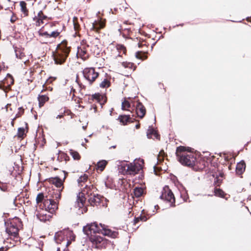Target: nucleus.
Masks as SVG:
<instances>
[{
    "label": "nucleus",
    "instance_id": "8fccbe9b",
    "mask_svg": "<svg viewBox=\"0 0 251 251\" xmlns=\"http://www.w3.org/2000/svg\"><path fill=\"white\" fill-rule=\"evenodd\" d=\"M140 220V216H139L138 217H135L134 220V224L137 223Z\"/></svg>",
    "mask_w": 251,
    "mask_h": 251
},
{
    "label": "nucleus",
    "instance_id": "c03bdc74",
    "mask_svg": "<svg viewBox=\"0 0 251 251\" xmlns=\"http://www.w3.org/2000/svg\"><path fill=\"white\" fill-rule=\"evenodd\" d=\"M71 243V241L69 240L67 238V237L66 238L65 241L64 242L63 245V246L65 247V249L67 250L68 249V246Z\"/></svg>",
    "mask_w": 251,
    "mask_h": 251
},
{
    "label": "nucleus",
    "instance_id": "a878e982",
    "mask_svg": "<svg viewBox=\"0 0 251 251\" xmlns=\"http://www.w3.org/2000/svg\"><path fill=\"white\" fill-rule=\"evenodd\" d=\"M52 183L54 184L58 189H61L60 188L63 187V181L58 177L53 178L52 180Z\"/></svg>",
    "mask_w": 251,
    "mask_h": 251
},
{
    "label": "nucleus",
    "instance_id": "72a5a7b5",
    "mask_svg": "<svg viewBox=\"0 0 251 251\" xmlns=\"http://www.w3.org/2000/svg\"><path fill=\"white\" fill-rule=\"evenodd\" d=\"M70 153L75 160H79L80 159V155L77 151L73 150H70Z\"/></svg>",
    "mask_w": 251,
    "mask_h": 251
},
{
    "label": "nucleus",
    "instance_id": "6e6552de",
    "mask_svg": "<svg viewBox=\"0 0 251 251\" xmlns=\"http://www.w3.org/2000/svg\"><path fill=\"white\" fill-rule=\"evenodd\" d=\"M44 205L46 210L51 214L58 208L57 201L48 198L44 201Z\"/></svg>",
    "mask_w": 251,
    "mask_h": 251
},
{
    "label": "nucleus",
    "instance_id": "4468645a",
    "mask_svg": "<svg viewBox=\"0 0 251 251\" xmlns=\"http://www.w3.org/2000/svg\"><path fill=\"white\" fill-rule=\"evenodd\" d=\"M63 187L61 188V189L52 190L50 191L49 192V195L50 196V198L49 199L54 200V201H58L61 198V192L62 191Z\"/></svg>",
    "mask_w": 251,
    "mask_h": 251
},
{
    "label": "nucleus",
    "instance_id": "4c0bfd02",
    "mask_svg": "<svg viewBox=\"0 0 251 251\" xmlns=\"http://www.w3.org/2000/svg\"><path fill=\"white\" fill-rule=\"evenodd\" d=\"M88 179V176L84 174L81 176L77 179V182L79 185H81V183L87 181Z\"/></svg>",
    "mask_w": 251,
    "mask_h": 251
},
{
    "label": "nucleus",
    "instance_id": "69168bd1",
    "mask_svg": "<svg viewBox=\"0 0 251 251\" xmlns=\"http://www.w3.org/2000/svg\"><path fill=\"white\" fill-rule=\"evenodd\" d=\"M84 140H85L86 142H88V139H87L86 138H85Z\"/></svg>",
    "mask_w": 251,
    "mask_h": 251
},
{
    "label": "nucleus",
    "instance_id": "a211bd4d",
    "mask_svg": "<svg viewBox=\"0 0 251 251\" xmlns=\"http://www.w3.org/2000/svg\"><path fill=\"white\" fill-rule=\"evenodd\" d=\"M6 232L14 238H17L19 236V228L18 227H8L6 228Z\"/></svg>",
    "mask_w": 251,
    "mask_h": 251
},
{
    "label": "nucleus",
    "instance_id": "423d86ee",
    "mask_svg": "<svg viewBox=\"0 0 251 251\" xmlns=\"http://www.w3.org/2000/svg\"><path fill=\"white\" fill-rule=\"evenodd\" d=\"M160 198L163 200L171 203L170 206H175V199L172 191L169 189L168 186H165L162 191Z\"/></svg>",
    "mask_w": 251,
    "mask_h": 251
},
{
    "label": "nucleus",
    "instance_id": "2f4dec72",
    "mask_svg": "<svg viewBox=\"0 0 251 251\" xmlns=\"http://www.w3.org/2000/svg\"><path fill=\"white\" fill-rule=\"evenodd\" d=\"M122 66L125 68H129L130 69H132V71L135 70V68L134 67L133 69V67H134L133 63L129 62H123L122 64Z\"/></svg>",
    "mask_w": 251,
    "mask_h": 251
},
{
    "label": "nucleus",
    "instance_id": "2eb2a0df",
    "mask_svg": "<svg viewBox=\"0 0 251 251\" xmlns=\"http://www.w3.org/2000/svg\"><path fill=\"white\" fill-rule=\"evenodd\" d=\"M92 24L91 29L96 32H99L100 30L103 28L105 26L104 22L101 20H95Z\"/></svg>",
    "mask_w": 251,
    "mask_h": 251
},
{
    "label": "nucleus",
    "instance_id": "f03ea898",
    "mask_svg": "<svg viewBox=\"0 0 251 251\" xmlns=\"http://www.w3.org/2000/svg\"><path fill=\"white\" fill-rule=\"evenodd\" d=\"M189 149L188 147L179 146L177 147L176 154L178 161L182 165L193 168L197 163V157Z\"/></svg>",
    "mask_w": 251,
    "mask_h": 251
},
{
    "label": "nucleus",
    "instance_id": "79ce46f5",
    "mask_svg": "<svg viewBox=\"0 0 251 251\" xmlns=\"http://www.w3.org/2000/svg\"><path fill=\"white\" fill-rule=\"evenodd\" d=\"M60 32L58 31H53L49 34V39L50 38H56L59 36Z\"/></svg>",
    "mask_w": 251,
    "mask_h": 251
},
{
    "label": "nucleus",
    "instance_id": "6e6d98bb",
    "mask_svg": "<svg viewBox=\"0 0 251 251\" xmlns=\"http://www.w3.org/2000/svg\"><path fill=\"white\" fill-rule=\"evenodd\" d=\"M216 179L215 181V182L216 183V182H219V181H221L219 179H218V177H216Z\"/></svg>",
    "mask_w": 251,
    "mask_h": 251
},
{
    "label": "nucleus",
    "instance_id": "09e8293b",
    "mask_svg": "<svg viewBox=\"0 0 251 251\" xmlns=\"http://www.w3.org/2000/svg\"><path fill=\"white\" fill-rule=\"evenodd\" d=\"M140 219L141 221H142L144 222H145L147 220V218L145 216L140 215Z\"/></svg>",
    "mask_w": 251,
    "mask_h": 251
},
{
    "label": "nucleus",
    "instance_id": "a19ab883",
    "mask_svg": "<svg viewBox=\"0 0 251 251\" xmlns=\"http://www.w3.org/2000/svg\"><path fill=\"white\" fill-rule=\"evenodd\" d=\"M25 134V129L24 127H20L18 130L17 136L20 138H23Z\"/></svg>",
    "mask_w": 251,
    "mask_h": 251
},
{
    "label": "nucleus",
    "instance_id": "39448f33",
    "mask_svg": "<svg viewBox=\"0 0 251 251\" xmlns=\"http://www.w3.org/2000/svg\"><path fill=\"white\" fill-rule=\"evenodd\" d=\"M143 164L144 160L143 159H139L137 162L128 164V167L126 168L127 175H135L137 174L142 169Z\"/></svg>",
    "mask_w": 251,
    "mask_h": 251
},
{
    "label": "nucleus",
    "instance_id": "aec40b11",
    "mask_svg": "<svg viewBox=\"0 0 251 251\" xmlns=\"http://www.w3.org/2000/svg\"><path fill=\"white\" fill-rule=\"evenodd\" d=\"M47 18V16L44 15L42 11H40L38 14V17H35L34 20H36V25H40V23H44L43 20Z\"/></svg>",
    "mask_w": 251,
    "mask_h": 251
},
{
    "label": "nucleus",
    "instance_id": "3c124183",
    "mask_svg": "<svg viewBox=\"0 0 251 251\" xmlns=\"http://www.w3.org/2000/svg\"><path fill=\"white\" fill-rule=\"evenodd\" d=\"M7 250V248H4L3 247H1L0 248V251H6Z\"/></svg>",
    "mask_w": 251,
    "mask_h": 251
},
{
    "label": "nucleus",
    "instance_id": "ddd939ff",
    "mask_svg": "<svg viewBox=\"0 0 251 251\" xmlns=\"http://www.w3.org/2000/svg\"><path fill=\"white\" fill-rule=\"evenodd\" d=\"M133 117V115H132ZM118 120L123 125H126L128 123H133L135 119L131 117L130 115H120L118 117Z\"/></svg>",
    "mask_w": 251,
    "mask_h": 251
},
{
    "label": "nucleus",
    "instance_id": "c85d7f7f",
    "mask_svg": "<svg viewBox=\"0 0 251 251\" xmlns=\"http://www.w3.org/2000/svg\"><path fill=\"white\" fill-rule=\"evenodd\" d=\"M15 55L16 57L17 58L23 59L24 57L25 56L24 53H23L22 51V50L20 49L15 48Z\"/></svg>",
    "mask_w": 251,
    "mask_h": 251
},
{
    "label": "nucleus",
    "instance_id": "e433bc0d",
    "mask_svg": "<svg viewBox=\"0 0 251 251\" xmlns=\"http://www.w3.org/2000/svg\"><path fill=\"white\" fill-rule=\"evenodd\" d=\"M36 200V202L37 203H39L42 201L44 202V201L45 200H44V196L43 193H40L38 194L37 196Z\"/></svg>",
    "mask_w": 251,
    "mask_h": 251
},
{
    "label": "nucleus",
    "instance_id": "20e7f679",
    "mask_svg": "<svg viewBox=\"0 0 251 251\" xmlns=\"http://www.w3.org/2000/svg\"><path fill=\"white\" fill-rule=\"evenodd\" d=\"M82 74L84 78L87 80L90 85L92 84L99 75V73L92 67L85 68L82 71Z\"/></svg>",
    "mask_w": 251,
    "mask_h": 251
},
{
    "label": "nucleus",
    "instance_id": "c756f323",
    "mask_svg": "<svg viewBox=\"0 0 251 251\" xmlns=\"http://www.w3.org/2000/svg\"><path fill=\"white\" fill-rule=\"evenodd\" d=\"M131 108V104L130 102L126 100H125L124 101L122 102V109L123 110H129L130 109H128V108Z\"/></svg>",
    "mask_w": 251,
    "mask_h": 251
},
{
    "label": "nucleus",
    "instance_id": "1a4fd4ad",
    "mask_svg": "<svg viewBox=\"0 0 251 251\" xmlns=\"http://www.w3.org/2000/svg\"><path fill=\"white\" fill-rule=\"evenodd\" d=\"M72 233L67 230H61L56 232L54 236V240L56 244H63L68 234Z\"/></svg>",
    "mask_w": 251,
    "mask_h": 251
},
{
    "label": "nucleus",
    "instance_id": "864d4df0",
    "mask_svg": "<svg viewBox=\"0 0 251 251\" xmlns=\"http://www.w3.org/2000/svg\"><path fill=\"white\" fill-rule=\"evenodd\" d=\"M66 154H65V153H62V154H61V158H62V157L63 158H65L66 157Z\"/></svg>",
    "mask_w": 251,
    "mask_h": 251
},
{
    "label": "nucleus",
    "instance_id": "cd10ccee",
    "mask_svg": "<svg viewBox=\"0 0 251 251\" xmlns=\"http://www.w3.org/2000/svg\"><path fill=\"white\" fill-rule=\"evenodd\" d=\"M143 193L144 190L142 187H136L134 189V196L137 198L141 197L143 194Z\"/></svg>",
    "mask_w": 251,
    "mask_h": 251
},
{
    "label": "nucleus",
    "instance_id": "9d476101",
    "mask_svg": "<svg viewBox=\"0 0 251 251\" xmlns=\"http://www.w3.org/2000/svg\"><path fill=\"white\" fill-rule=\"evenodd\" d=\"M103 197L98 194H92L90 196H88V202L91 205L98 206L99 205L101 201V199Z\"/></svg>",
    "mask_w": 251,
    "mask_h": 251
},
{
    "label": "nucleus",
    "instance_id": "a18cd8bd",
    "mask_svg": "<svg viewBox=\"0 0 251 251\" xmlns=\"http://www.w3.org/2000/svg\"><path fill=\"white\" fill-rule=\"evenodd\" d=\"M135 56L137 58L143 59V55L142 54V52L137 51L135 53Z\"/></svg>",
    "mask_w": 251,
    "mask_h": 251
},
{
    "label": "nucleus",
    "instance_id": "473e14b6",
    "mask_svg": "<svg viewBox=\"0 0 251 251\" xmlns=\"http://www.w3.org/2000/svg\"><path fill=\"white\" fill-rule=\"evenodd\" d=\"M73 25L75 30L77 32L80 29V25L77 22V18L76 17H74L73 18ZM76 34V32H75Z\"/></svg>",
    "mask_w": 251,
    "mask_h": 251
},
{
    "label": "nucleus",
    "instance_id": "c9c22d12",
    "mask_svg": "<svg viewBox=\"0 0 251 251\" xmlns=\"http://www.w3.org/2000/svg\"><path fill=\"white\" fill-rule=\"evenodd\" d=\"M215 195L221 198H224L225 196L224 192L220 189H215L214 191Z\"/></svg>",
    "mask_w": 251,
    "mask_h": 251
},
{
    "label": "nucleus",
    "instance_id": "f8f14e48",
    "mask_svg": "<svg viewBox=\"0 0 251 251\" xmlns=\"http://www.w3.org/2000/svg\"><path fill=\"white\" fill-rule=\"evenodd\" d=\"M136 113L137 116L140 118H143L146 114V108L143 104L138 101L135 105Z\"/></svg>",
    "mask_w": 251,
    "mask_h": 251
},
{
    "label": "nucleus",
    "instance_id": "774afa93",
    "mask_svg": "<svg viewBox=\"0 0 251 251\" xmlns=\"http://www.w3.org/2000/svg\"><path fill=\"white\" fill-rule=\"evenodd\" d=\"M63 251H68V249H63Z\"/></svg>",
    "mask_w": 251,
    "mask_h": 251
},
{
    "label": "nucleus",
    "instance_id": "5701e85b",
    "mask_svg": "<svg viewBox=\"0 0 251 251\" xmlns=\"http://www.w3.org/2000/svg\"><path fill=\"white\" fill-rule=\"evenodd\" d=\"M38 100L39 106L41 107L49 100V97L46 95H39Z\"/></svg>",
    "mask_w": 251,
    "mask_h": 251
},
{
    "label": "nucleus",
    "instance_id": "412c9836",
    "mask_svg": "<svg viewBox=\"0 0 251 251\" xmlns=\"http://www.w3.org/2000/svg\"><path fill=\"white\" fill-rule=\"evenodd\" d=\"M147 136L148 138H152L153 136L156 139H158L159 136L157 132L151 126H150L148 129Z\"/></svg>",
    "mask_w": 251,
    "mask_h": 251
},
{
    "label": "nucleus",
    "instance_id": "4d7b16f0",
    "mask_svg": "<svg viewBox=\"0 0 251 251\" xmlns=\"http://www.w3.org/2000/svg\"><path fill=\"white\" fill-rule=\"evenodd\" d=\"M135 127H136V129H138L140 127V124H137L135 126Z\"/></svg>",
    "mask_w": 251,
    "mask_h": 251
},
{
    "label": "nucleus",
    "instance_id": "0e129e2a",
    "mask_svg": "<svg viewBox=\"0 0 251 251\" xmlns=\"http://www.w3.org/2000/svg\"><path fill=\"white\" fill-rule=\"evenodd\" d=\"M60 251V248H57V251Z\"/></svg>",
    "mask_w": 251,
    "mask_h": 251
},
{
    "label": "nucleus",
    "instance_id": "7c9ffc66",
    "mask_svg": "<svg viewBox=\"0 0 251 251\" xmlns=\"http://www.w3.org/2000/svg\"><path fill=\"white\" fill-rule=\"evenodd\" d=\"M91 50L93 52L94 55H99L100 54V50L97 45H94L91 46Z\"/></svg>",
    "mask_w": 251,
    "mask_h": 251
},
{
    "label": "nucleus",
    "instance_id": "f704fd0d",
    "mask_svg": "<svg viewBox=\"0 0 251 251\" xmlns=\"http://www.w3.org/2000/svg\"><path fill=\"white\" fill-rule=\"evenodd\" d=\"M20 5L21 7L22 11L24 14H25L26 15H27L28 10H27V9L26 8V3L25 1H22L20 2Z\"/></svg>",
    "mask_w": 251,
    "mask_h": 251
},
{
    "label": "nucleus",
    "instance_id": "7ed1b4c3",
    "mask_svg": "<svg viewBox=\"0 0 251 251\" xmlns=\"http://www.w3.org/2000/svg\"><path fill=\"white\" fill-rule=\"evenodd\" d=\"M70 52V47H68L66 40L59 44L55 51L52 52V56L55 64L61 65L65 61Z\"/></svg>",
    "mask_w": 251,
    "mask_h": 251
},
{
    "label": "nucleus",
    "instance_id": "13d9d810",
    "mask_svg": "<svg viewBox=\"0 0 251 251\" xmlns=\"http://www.w3.org/2000/svg\"><path fill=\"white\" fill-rule=\"evenodd\" d=\"M10 21H11V22H15V19H13V17H12V18H11V19H10Z\"/></svg>",
    "mask_w": 251,
    "mask_h": 251
},
{
    "label": "nucleus",
    "instance_id": "dca6fc26",
    "mask_svg": "<svg viewBox=\"0 0 251 251\" xmlns=\"http://www.w3.org/2000/svg\"><path fill=\"white\" fill-rule=\"evenodd\" d=\"M88 47L86 46H80L77 48V53L79 55L80 57L83 59H86L88 57L87 54V48Z\"/></svg>",
    "mask_w": 251,
    "mask_h": 251
},
{
    "label": "nucleus",
    "instance_id": "4be33fe9",
    "mask_svg": "<svg viewBox=\"0 0 251 251\" xmlns=\"http://www.w3.org/2000/svg\"><path fill=\"white\" fill-rule=\"evenodd\" d=\"M77 202L78 203V207H82L84 206V203L85 202V201L86 198L84 197V194L83 193H79L78 195L77 196Z\"/></svg>",
    "mask_w": 251,
    "mask_h": 251
},
{
    "label": "nucleus",
    "instance_id": "680f3d73",
    "mask_svg": "<svg viewBox=\"0 0 251 251\" xmlns=\"http://www.w3.org/2000/svg\"><path fill=\"white\" fill-rule=\"evenodd\" d=\"M48 89L50 90V91H51L52 90V88L49 87L48 88H47Z\"/></svg>",
    "mask_w": 251,
    "mask_h": 251
},
{
    "label": "nucleus",
    "instance_id": "603ef678",
    "mask_svg": "<svg viewBox=\"0 0 251 251\" xmlns=\"http://www.w3.org/2000/svg\"><path fill=\"white\" fill-rule=\"evenodd\" d=\"M63 117V115H58L56 116V119H58V118H62Z\"/></svg>",
    "mask_w": 251,
    "mask_h": 251
},
{
    "label": "nucleus",
    "instance_id": "5fc2aeb1",
    "mask_svg": "<svg viewBox=\"0 0 251 251\" xmlns=\"http://www.w3.org/2000/svg\"><path fill=\"white\" fill-rule=\"evenodd\" d=\"M9 227H17L16 226L14 225L13 224H12L11 223V225Z\"/></svg>",
    "mask_w": 251,
    "mask_h": 251
},
{
    "label": "nucleus",
    "instance_id": "49530a36",
    "mask_svg": "<svg viewBox=\"0 0 251 251\" xmlns=\"http://www.w3.org/2000/svg\"><path fill=\"white\" fill-rule=\"evenodd\" d=\"M55 79V77H50L47 80L46 83L49 84L51 83L52 81L54 80Z\"/></svg>",
    "mask_w": 251,
    "mask_h": 251
},
{
    "label": "nucleus",
    "instance_id": "393cba45",
    "mask_svg": "<svg viewBox=\"0 0 251 251\" xmlns=\"http://www.w3.org/2000/svg\"><path fill=\"white\" fill-rule=\"evenodd\" d=\"M3 83L4 84L6 83L8 86L10 87L14 83V79L12 76L10 74H8L5 79L3 80Z\"/></svg>",
    "mask_w": 251,
    "mask_h": 251
},
{
    "label": "nucleus",
    "instance_id": "b1692460",
    "mask_svg": "<svg viewBox=\"0 0 251 251\" xmlns=\"http://www.w3.org/2000/svg\"><path fill=\"white\" fill-rule=\"evenodd\" d=\"M107 164V161L105 160H101L99 161L97 164L96 169L97 170H100V171H102L104 168H105L106 165Z\"/></svg>",
    "mask_w": 251,
    "mask_h": 251
},
{
    "label": "nucleus",
    "instance_id": "052dcab7",
    "mask_svg": "<svg viewBox=\"0 0 251 251\" xmlns=\"http://www.w3.org/2000/svg\"><path fill=\"white\" fill-rule=\"evenodd\" d=\"M86 126H82V128H83V129H84V130L86 129Z\"/></svg>",
    "mask_w": 251,
    "mask_h": 251
},
{
    "label": "nucleus",
    "instance_id": "bf43d9fd",
    "mask_svg": "<svg viewBox=\"0 0 251 251\" xmlns=\"http://www.w3.org/2000/svg\"><path fill=\"white\" fill-rule=\"evenodd\" d=\"M116 146H112L111 147H110V149H111V148H116Z\"/></svg>",
    "mask_w": 251,
    "mask_h": 251
},
{
    "label": "nucleus",
    "instance_id": "e2e57ef3",
    "mask_svg": "<svg viewBox=\"0 0 251 251\" xmlns=\"http://www.w3.org/2000/svg\"><path fill=\"white\" fill-rule=\"evenodd\" d=\"M122 48H123V50H124V51L125 52V50H126V49H125V47L122 46Z\"/></svg>",
    "mask_w": 251,
    "mask_h": 251
},
{
    "label": "nucleus",
    "instance_id": "58836bf2",
    "mask_svg": "<svg viewBox=\"0 0 251 251\" xmlns=\"http://www.w3.org/2000/svg\"><path fill=\"white\" fill-rule=\"evenodd\" d=\"M110 82L107 79H104L100 84V87L101 88H105L109 86Z\"/></svg>",
    "mask_w": 251,
    "mask_h": 251
},
{
    "label": "nucleus",
    "instance_id": "ea45409f",
    "mask_svg": "<svg viewBox=\"0 0 251 251\" xmlns=\"http://www.w3.org/2000/svg\"><path fill=\"white\" fill-rule=\"evenodd\" d=\"M92 98L93 99H95L99 101H100V99H103L104 98L103 96L100 94L99 93L98 94H95L94 95H92Z\"/></svg>",
    "mask_w": 251,
    "mask_h": 251
},
{
    "label": "nucleus",
    "instance_id": "6ab92c4d",
    "mask_svg": "<svg viewBox=\"0 0 251 251\" xmlns=\"http://www.w3.org/2000/svg\"><path fill=\"white\" fill-rule=\"evenodd\" d=\"M246 164L243 160L237 163L236 167V173L238 175H242L245 171Z\"/></svg>",
    "mask_w": 251,
    "mask_h": 251
},
{
    "label": "nucleus",
    "instance_id": "f3484780",
    "mask_svg": "<svg viewBox=\"0 0 251 251\" xmlns=\"http://www.w3.org/2000/svg\"><path fill=\"white\" fill-rule=\"evenodd\" d=\"M118 166V170L119 172L123 175H127V171H126V168L128 167V164L126 161H121L119 162V164Z\"/></svg>",
    "mask_w": 251,
    "mask_h": 251
},
{
    "label": "nucleus",
    "instance_id": "de8ad7c7",
    "mask_svg": "<svg viewBox=\"0 0 251 251\" xmlns=\"http://www.w3.org/2000/svg\"><path fill=\"white\" fill-rule=\"evenodd\" d=\"M86 46V47H90V45L88 44H87L86 41L85 40H82L81 42V46Z\"/></svg>",
    "mask_w": 251,
    "mask_h": 251
},
{
    "label": "nucleus",
    "instance_id": "f257e3e1",
    "mask_svg": "<svg viewBox=\"0 0 251 251\" xmlns=\"http://www.w3.org/2000/svg\"><path fill=\"white\" fill-rule=\"evenodd\" d=\"M83 231L87 236L96 234V233H101L103 235H106L113 238L118 237V232L112 231L111 229L106 228L104 225L100 224L98 225L96 222L88 224L83 226Z\"/></svg>",
    "mask_w": 251,
    "mask_h": 251
},
{
    "label": "nucleus",
    "instance_id": "bb28decb",
    "mask_svg": "<svg viewBox=\"0 0 251 251\" xmlns=\"http://www.w3.org/2000/svg\"><path fill=\"white\" fill-rule=\"evenodd\" d=\"M39 35L40 36L44 37L45 38V41H44L42 43L43 44H47L49 42V33L47 31H44L41 30H40L38 31Z\"/></svg>",
    "mask_w": 251,
    "mask_h": 251
},
{
    "label": "nucleus",
    "instance_id": "37998d69",
    "mask_svg": "<svg viewBox=\"0 0 251 251\" xmlns=\"http://www.w3.org/2000/svg\"><path fill=\"white\" fill-rule=\"evenodd\" d=\"M6 183L0 184V189L3 192H6L7 190V187L6 185Z\"/></svg>",
    "mask_w": 251,
    "mask_h": 251
},
{
    "label": "nucleus",
    "instance_id": "338daca9",
    "mask_svg": "<svg viewBox=\"0 0 251 251\" xmlns=\"http://www.w3.org/2000/svg\"><path fill=\"white\" fill-rule=\"evenodd\" d=\"M105 185L106 187H107V188L108 187V186L106 182H105Z\"/></svg>",
    "mask_w": 251,
    "mask_h": 251
},
{
    "label": "nucleus",
    "instance_id": "9b49d317",
    "mask_svg": "<svg viewBox=\"0 0 251 251\" xmlns=\"http://www.w3.org/2000/svg\"><path fill=\"white\" fill-rule=\"evenodd\" d=\"M52 214L50 213L48 210H42L38 212L36 216L38 219L41 222H45L49 221L51 217Z\"/></svg>",
    "mask_w": 251,
    "mask_h": 251
},
{
    "label": "nucleus",
    "instance_id": "0eeeda50",
    "mask_svg": "<svg viewBox=\"0 0 251 251\" xmlns=\"http://www.w3.org/2000/svg\"><path fill=\"white\" fill-rule=\"evenodd\" d=\"M89 239L93 244V247L97 249H101L105 247L106 241L103 237L97 234L91 235Z\"/></svg>",
    "mask_w": 251,
    "mask_h": 251
}]
</instances>
